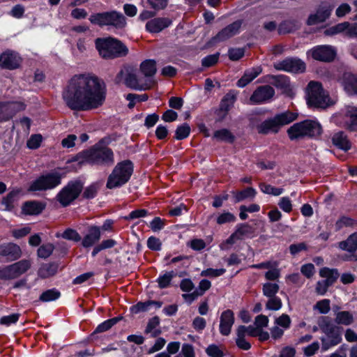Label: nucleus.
<instances>
[{
    "mask_svg": "<svg viewBox=\"0 0 357 357\" xmlns=\"http://www.w3.org/2000/svg\"><path fill=\"white\" fill-rule=\"evenodd\" d=\"M66 106L74 111H89L102 106L106 98L103 83L95 76L74 75L62 92Z\"/></svg>",
    "mask_w": 357,
    "mask_h": 357,
    "instance_id": "1",
    "label": "nucleus"
},
{
    "mask_svg": "<svg viewBox=\"0 0 357 357\" xmlns=\"http://www.w3.org/2000/svg\"><path fill=\"white\" fill-rule=\"evenodd\" d=\"M79 157L82 158L81 162H85L91 165L110 167L114 163L112 150L102 145L101 142L80 153Z\"/></svg>",
    "mask_w": 357,
    "mask_h": 357,
    "instance_id": "2",
    "label": "nucleus"
},
{
    "mask_svg": "<svg viewBox=\"0 0 357 357\" xmlns=\"http://www.w3.org/2000/svg\"><path fill=\"white\" fill-rule=\"evenodd\" d=\"M317 324L321 332L325 335L321 337L323 351H327L341 342L342 328L334 324L329 317H319Z\"/></svg>",
    "mask_w": 357,
    "mask_h": 357,
    "instance_id": "3",
    "label": "nucleus"
},
{
    "mask_svg": "<svg viewBox=\"0 0 357 357\" xmlns=\"http://www.w3.org/2000/svg\"><path fill=\"white\" fill-rule=\"evenodd\" d=\"M95 45L99 54L105 59L123 57L128 54V47L121 41L113 38H98Z\"/></svg>",
    "mask_w": 357,
    "mask_h": 357,
    "instance_id": "4",
    "label": "nucleus"
},
{
    "mask_svg": "<svg viewBox=\"0 0 357 357\" xmlns=\"http://www.w3.org/2000/svg\"><path fill=\"white\" fill-rule=\"evenodd\" d=\"M287 132L291 140L313 138L321 134L322 127L318 121L307 119L294 123L287 129Z\"/></svg>",
    "mask_w": 357,
    "mask_h": 357,
    "instance_id": "5",
    "label": "nucleus"
},
{
    "mask_svg": "<svg viewBox=\"0 0 357 357\" xmlns=\"http://www.w3.org/2000/svg\"><path fill=\"white\" fill-rule=\"evenodd\" d=\"M298 118V114L287 111L269 118L257 126L258 133L267 135L270 132L278 133L280 128L291 123Z\"/></svg>",
    "mask_w": 357,
    "mask_h": 357,
    "instance_id": "6",
    "label": "nucleus"
},
{
    "mask_svg": "<svg viewBox=\"0 0 357 357\" xmlns=\"http://www.w3.org/2000/svg\"><path fill=\"white\" fill-rule=\"evenodd\" d=\"M132 172L133 165L131 161L119 162L109 175L106 187L114 189L122 186L129 181Z\"/></svg>",
    "mask_w": 357,
    "mask_h": 357,
    "instance_id": "7",
    "label": "nucleus"
},
{
    "mask_svg": "<svg viewBox=\"0 0 357 357\" xmlns=\"http://www.w3.org/2000/svg\"><path fill=\"white\" fill-rule=\"evenodd\" d=\"M307 100L310 107L324 109L333 105L328 93L323 89L321 83L311 81L307 87Z\"/></svg>",
    "mask_w": 357,
    "mask_h": 357,
    "instance_id": "8",
    "label": "nucleus"
},
{
    "mask_svg": "<svg viewBox=\"0 0 357 357\" xmlns=\"http://www.w3.org/2000/svg\"><path fill=\"white\" fill-rule=\"evenodd\" d=\"M89 20L92 24L100 26H112L116 29H123L126 25L125 16L115 10L93 14Z\"/></svg>",
    "mask_w": 357,
    "mask_h": 357,
    "instance_id": "9",
    "label": "nucleus"
},
{
    "mask_svg": "<svg viewBox=\"0 0 357 357\" xmlns=\"http://www.w3.org/2000/svg\"><path fill=\"white\" fill-rule=\"evenodd\" d=\"M83 190V183L81 181H70L56 195V200L63 207L70 205L75 200Z\"/></svg>",
    "mask_w": 357,
    "mask_h": 357,
    "instance_id": "10",
    "label": "nucleus"
},
{
    "mask_svg": "<svg viewBox=\"0 0 357 357\" xmlns=\"http://www.w3.org/2000/svg\"><path fill=\"white\" fill-rule=\"evenodd\" d=\"M59 173L51 172L40 176L30 184L28 191H45L56 188L61 183Z\"/></svg>",
    "mask_w": 357,
    "mask_h": 357,
    "instance_id": "11",
    "label": "nucleus"
},
{
    "mask_svg": "<svg viewBox=\"0 0 357 357\" xmlns=\"http://www.w3.org/2000/svg\"><path fill=\"white\" fill-rule=\"evenodd\" d=\"M31 266V261L22 259L16 263L6 266L0 275L1 280H13L26 273Z\"/></svg>",
    "mask_w": 357,
    "mask_h": 357,
    "instance_id": "12",
    "label": "nucleus"
},
{
    "mask_svg": "<svg viewBox=\"0 0 357 357\" xmlns=\"http://www.w3.org/2000/svg\"><path fill=\"white\" fill-rule=\"evenodd\" d=\"M319 274L326 279L317 282L315 290L318 294L324 295L328 288L335 282L339 277V273L337 269L324 268L320 270Z\"/></svg>",
    "mask_w": 357,
    "mask_h": 357,
    "instance_id": "13",
    "label": "nucleus"
},
{
    "mask_svg": "<svg viewBox=\"0 0 357 357\" xmlns=\"http://www.w3.org/2000/svg\"><path fill=\"white\" fill-rule=\"evenodd\" d=\"M333 9V6L328 2H322L317 8L314 13L310 14L307 20L309 26L324 22L328 20Z\"/></svg>",
    "mask_w": 357,
    "mask_h": 357,
    "instance_id": "14",
    "label": "nucleus"
},
{
    "mask_svg": "<svg viewBox=\"0 0 357 357\" xmlns=\"http://www.w3.org/2000/svg\"><path fill=\"white\" fill-rule=\"evenodd\" d=\"M308 54L317 61L331 62L336 56L335 49L331 45H318L311 49Z\"/></svg>",
    "mask_w": 357,
    "mask_h": 357,
    "instance_id": "15",
    "label": "nucleus"
},
{
    "mask_svg": "<svg viewBox=\"0 0 357 357\" xmlns=\"http://www.w3.org/2000/svg\"><path fill=\"white\" fill-rule=\"evenodd\" d=\"M274 68L278 70L299 73L305 71V64L300 59L287 58L283 61L275 63Z\"/></svg>",
    "mask_w": 357,
    "mask_h": 357,
    "instance_id": "16",
    "label": "nucleus"
},
{
    "mask_svg": "<svg viewBox=\"0 0 357 357\" xmlns=\"http://www.w3.org/2000/svg\"><path fill=\"white\" fill-rule=\"evenodd\" d=\"M22 102H0V121H7L17 112L25 109Z\"/></svg>",
    "mask_w": 357,
    "mask_h": 357,
    "instance_id": "17",
    "label": "nucleus"
},
{
    "mask_svg": "<svg viewBox=\"0 0 357 357\" xmlns=\"http://www.w3.org/2000/svg\"><path fill=\"white\" fill-rule=\"evenodd\" d=\"M243 23V20H238L221 29L214 37L212 38L213 43L225 41L237 35Z\"/></svg>",
    "mask_w": 357,
    "mask_h": 357,
    "instance_id": "18",
    "label": "nucleus"
},
{
    "mask_svg": "<svg viewBox=\"0 0 357 357\" xmlns=\"http://www.w3.org/2000/svg\"><path fill=\"white\" fill-rule=\"evenodd\" d=\"M21 63L22 58L14 51H6L0 56V66L3 68L15 70L20 66Z\"/></svg>",
    "mask_w": 357,
    "mask_h": 357,
    "instance_id": "19",
    "label": "nucleus"
},
{
    "mask_svg": "<svg viewBox=\"0 0 357 357\" xmlns=\"http://www.w3.org/2000/svg\"><path fill=\"white\" fill-rule=\"evenodd\" d=\"M237 92L229 91L226 93L220 104L219 110L217 112L218 121H222L227 115L229 109L233 107L236 100Z\"/></svg>",
    "mask_w": 357,
    "mask_h": 357,
    "instance_id": "20",
    "label": "nucleus"
},
{
    "mask_svg": "<svg viewBox=\"0 0 357 357\" xmlns=\"http://www.w3.org/2000/svg\"><path fill=\"white\" fill-rule=\"evenodd\" d=\"M275 95V90L270 85L260 86L253 92L250 96V101L259 104L271 100Z\"/></svg>",
    "mask_w": 357,
    "mask_h": 357,
    "instance_id": "21",
    "label": "nucleus"
},
{
    "mask_svg": "<svg viewBox=\"0 0 357 357\" xmlns=\"http://www.w3.org/2000/svg\"><path fill=\"white\" fill-rule=\"evenodd\" d=\"M124 84L126 86L132 89L148 90L155 84V82L149 79L145 83L141 84L137 75L130 70L129 73H127V76L124 79Z\"/></svg>",
    "mask_w": 357,
    "mask_h": 357,
    "instance_id": "22",
    "label": "nucleus"
},
{
    "mask_svg": "<svg viewBox=\"0 0 357 357\" xmlns=\"http://www.w3.org/2000/svg\"><path fill=\"white\" fill-rule=\"evenodd\" d=\"M0 255L5 257L7 261H13L21 257L22 250L15 243H3L0 245Z\"/></svg>",
    "mask_w": 357,
    "mask_h": 357,
    "instance_id": "23",
    "label": "nucleus"
},
{
    "mask_svg": "<svg viewBox=\"0 0 357 357\" xmlns=\"http://www.w3.org/2000/svg\"><path fill=\"white\" fill-rule=\"evenodd\" d=\"M172 20L168 17H155L146 24V30L150 33H159L172 24Z\"/></svg>",
    "mask_w": 357,
    "mask_h": 357,
    "instance_id": "24",
    "label": "nucleus"
},
{
    "mask_svg": "<svg viewBox=\"0 0 357 357\" xmlns=\"http://www.w3.org/2000/svg\"><path fill=\"white\" fill-rule=\"evenodd\" d=\"M234 323V315L231 310L224 311L220 316V332L222 335H228Z\"/></svg>",
    "mask_w": 357,
    "mask_h": 357,
    "instance_id": "25",
    "label": "nucleus"
},
{
    "mask_svg": "<svg viewBox=\"0 0 357 357\" xmlns=\"http://www.w3.org/2000/svg\"><path fill=\"white\" fill-rule=\"evenodd\" d=\"M101 237L100 228L98 226H90L87 234L82 241V245L84 248H90L99 241Z\"/></svg>",
    "mask_w": 357,
    "mask_h": 357,
    "instance_id": "26",
    "label": "nucleus"
},
{
    "mask_svg": "<svg viewBox=\"0 0 357 357\" xmlns=\"http://www.w3.org/2000/svg\"><path fill=\"white\" fill-rule=\"evenodd\" d=\"M342 84L345 91L351 95H357V74L345 73L342 76Z\"/></svg>",
    "mask_w": 357,
    "mask_h": 357,
    "instance_id": "27",
    "label": "nucleus"
},
{
    "mask_svg": "<svg viewBox=\"0 0 357 357\" xmlns=\"http://www.w3.org/2000/svg\"><path fill=\"white\" fill-rule=\"evenodd\" d=\"M45 208V204L38 201H28L24 203L22 206V212L25 215H38Z\"/></svg>",
    "mask_w": 357,
    "mask_h": 357,
    "instance_id": "28",
    "label": "nucleus"
},
{
    "mask_svg": "<svg viewBox=\"0 0 357 357\" xmlns=\"http://www.w3.org/2000/svg\"><path fill=\"white\" fill-rule=\"evenodd\" d=\"M332 143L338 149L345 151L349 150L351 146L347 135L343 131H339L333 135Z\"/></svg>",
    "mask_w": 357,
    "mask_h": 357,
    "instance_id": "29",
    "label": "nucleus"
},
{
    "mask_svg": "<svg viewBox=\"0 0 357 357\" xmlns=\"http://www.w3.org/2000/svg\"><path fill=\"white\" fill-rule=\"evenodd\" d=\"M338 247L349 253L357 252V233H354L347 240L340 241Z\"/></svg>",
    "mask_w": 357,
    "mask_h": 357,
    "instance_id": "30",
    "label": "nucleus"
},
{
    "mask_svg": "<svg viewBox=\"0 0 357 357\" xmlns=\"http://www.w3.org/2000/svg\"><path fill=\"white\" fill-rule=\"evenodd\" d=\"M261 73V67L253 68L245 71L243 76L237 82L238 87H244Z\"/></svg>",
    "mask_w": 357,
    "mask_h": 357,
    "instance_id": "31",
    "label": "nucleus"
},
{
    "mask_svg": "<svg viewBox=\"0 0 357 357\" xmlns=\"http://www.w3.org/2000/svg\"><path fill=\"white\" fill-rule=\"evenodd\" d=\"M139 69L144 77H151L157 71L156 61L153 59H146L140 64Z\"/></svg>",
    "mask_w": 357,
    "mask_h": 357,
    "instance_id": "32",
    "label": "nucleus"
},
{
    "mask_svg": "<svg viewBox=\"0 0 357 357\" xmlns=\"http://www.w3.org/2000/svg\"><path fill=\"white\" fill-rule=\"evenodd\" d=\"M59 265L52 262L43 264L38 271V275L41 278H47L54 275L58 271Z\"/></svg>",
    "mask_w": 357,
    "mask_h": 357,
    "instance_id": "33",
    "label": "nucleus"
},
{
    "mask_svg": "<svg viewBox=\"0 0 357 357\" xmlns=\"http://www.w3.org/2000/svg\"><path fill=\"white\" fill-rule=\"evenodd\" d=\"M354 322L353 314L349 311L336 312L335 323L337 325L349 326Z\"/></svg>",
    "mask_w": 357,
    "mask_h": 357,
    "instance_id": "34",
    "label": "nucleus"
},
{
    "mask_svg": "<svg viewBox=\"0 0 357 357\" xmlns=\"http://www.w3.org/2000/svg\"><path fill=\"white\" fill-rule=\"evenodd\" d=\"M213 138L215 139L217 141L225 142L229 144L233 143L235 140V136L226 128L215 131Z\"/></svg>",
    "mask_w": 357,
    "mask_h": 357,
    "instance_id": "35",
    "label": "nucleus"
},
{
    "mask_svg": "<svg viewBox=\"0 0 357 357\" xmlns=\"http://www.w3.org/2000/svg\"><path fill=\"white\" fill-rule=\"evenodd\" d=\"M269 82L278 89L287 90L289 88V80L284 75H271Z\"/></svg>",
    "mask_w": 357,
    "mask_h": 357,
    "instance_id": "36",
    "label": "nucleus"
},
{
    "mask_svg": "<svg viewBox=\"0 0 357 357\" xmlns=\"http://www.w3.org/2000/svg\"><path fill=\"white\" fill-rule=\"evenodd\" d=\"M254 232L253 227L247 223H243L237 226L236 230L234 232V236H237V240H239L245 236H250Z\"/></svg>",
    "mask_w": 357,
    "mask_h": 357,
    "instance_id": "37",
    "label": "nucleus"
},
{
    "mask_svg": "<svg viewBox=\"0 0 357 357\" xmlns=\"http://www.w3.org/2000/svg\"><path fill=\"white\" fill-rule=\"evenodd\" d=\"M20 192V191L19 190H12L6 195V197L3 198L1 202V205L3 206V210L11 211L13 208V203Z\"/></svg>",
    "mask_w": 357,
    "mask_h": 357,
    "instance_id": "38",
    "label": "nucleus"
},
{
    "mask_svg": "<svg viewBox=\"0 0 357 357\" xmlns=\"http://www.w3.org/2000/svg\"><path fill=\"white\" fill-rule=\"evenodd\" d=\"M234 198V202H240L247 198H253L256 195V191L253 188H247L243 190L238 192H232Z\"/></svg>",
    "mask_w": 357,
    "mask_h": 357,
    "instance_id": "39",
    "label": "nucleus"
},
{
    "mask_svg": "<svg viewBox=\"0 0 357 357\" xmlns=\"http://www.w3.org/2000/svg\"><path fill=\"white\" fill-rule=\"evenodd\" d=\"M299 27L298 23L295 20H287L282 22L278 27V32L280 34H285L291 33L298 29Z\"/></svg>",
    "mask_w": 357,
    "mask_h": 357,
    "instance_id": "40",
    "label": "nucleus"
},
{
    "mask_svg": "<svg viewBox=\"0 0 357 357\" xmlns=\"http://www.w3.org/2000/svg\"><path fill=\"white\" fill-rule=\"evenodd\" d=\"M61 296L59 291L56 289H48L42 293L39 301L42 302H50L58 299Z\"/></svg>",
    "mask_w": 357,
    "mask_h": 357,
    "instance_id": "41",
    "label": "nucleus"
},
{
    "mask_svg": "<svg viewBox=\"0 0 357 357\" xmlns=\"http://www.w3.org/2000/svg\"><path fill=\"white\" fill-rule=\"evenodd\" d=\"M122 319L121 317H114L107 321H105L102 324H99L96 328L94 333H103L109 330L114 325L119 322Z\"/></svg>",
    "mask_w": 357,
    "mask_h": 357,
    "instance_id": "42",
    "label": "nucleus"
},
{
    "mask_svg": "<svg viewBox=\"0 0 357 357\" xmlns=\"http://www.w3.org/2000/svg\"><path fill=\"white\" fill-rule=\"evenodd\" d=\"M190 126L185 123L179 126L175 130V137L174 138L177 140H182L183 139L187 138L190 133Z\"/></svg>",
    "mask_w": 357,
    "mask_h": 357,
    "instance_id": "43",
    "label": "nucleus"
},
{
    "mask_svg": "<svg viewBox=\"0 0 357 357\" xmlns=\"http://www.w3.org/2000/svg\"><path fill=\"white\" fill-rule=\"evenodd\" d=\"M279 285L276 283L266 282L264 284L262 291L263 294L266 297L276 296V294L279 291Z\"/></svg>",
    "mask_w": 357,
    "mask_h": 357,
    "instance_id": "44",
    "label": "nucleus"
},
{
    "mask_svg": "<svg viewBox=\"0 0 357 357\" xmlns=\"http://www.w3.org/2000/svg\"><path fill=\"white\" fill-rule=\"evenodd\" d=\"M149 98L147 94L144 93L141 95L135 94V93H128L126 96V99L130 101L128 104L129 108L134 107L136 102H144L146 101Z\"/></svg>",
    "mask_w": 357,
    "mask_h": 357,
    "instance_id": "45",
    "label": "nucleus"
},
{
    "mask_svg": "<svg viewBox=\"0 0 357 357\" xmlns=\"http://www.w3.org/2000/svg\"><path fill=\"white\" fill-rule=\"evenodd\" d=\"M261 190L266 194L278 196L283 192V188H275L269 184L261 183L259 185Z\"/></svg>",
    "mask_w": 357,
    "mask_h": 357,
    "instance_id": "46",
    "label": "nucleus"
},
{
    "mask_svg": "<svg viewBox=\"0 0 357 357\" xmlns=\"http://www.w3.org/2000/svg\"><path fill=\"white\" fill-rule=\"evenodd\" d=\"M54 249V246L52 243H47L41 245L37 251V255L38 257L46 259L50 257L53 250Z\"/></svg>",
    "mask_w": 357,
    "mask_h": 357,
    "instance_id": "47",
    "label": "nucleus"
},
{
    "mask_svg": "<svg viewBox=\"0 0 357 357\" xmlns=\"http://www.w3.org/2000/svg\"><path fill=\"white\" fill-rule=\"evenodd\" d=\"M347 24L344 22L339 23L335 26L326 29L324 33L325 36H331L335 34L344 33V28Z\"/></svg>",
    "mask_w": 357,
    "mask_h": 357,
    "instance_id": "48",
    "label": "nucleus"
},
{
    "mask_svg": "<svg viewBox=\"0 0 357 357\" xmlns=\"http://www.w3.org/2000/svg\"><path fill=\"white\" fill-rule=\"evenodd\" d=\"M282 305V301L278 296L268 297V300L266 303V307L269 310H279Z\"/></svg>",
    "mask_w": 357,
    "mask_h": 357,
    "instance_id": "49",
    "label": "nucleus"
},
{
    "mask_svg": "<svg viewBox=\"0 0 357 357\" xmlns=\"http://www.w3.org/2000/svg\"><path fill=\"white\" fill-rule=\"evenodd\" d=\"M176 275L174 271L167 272L158 279L160 288H166L170 283L172 279Z\"/></svg>",
    "mask_w": 357,
    "mask_h": 357,
    "instance_id": "50",
    "label": "nucleus"
},
{
    "mask_svg": "<svg viewBox=\"0 0 357 357\" xmlns=\"http://www.w3.org/2000/svg\"><path fill=\"white\" fill-rule=\"evenodd\" d=\"M98 185L96 183H93L91 185L86 188L83 192L82 197L86 199L94 198L98 190Z\"/></svg>",
    "mask_w": 357,
    "mask_h": 357,
    "instance_id": "51",
    "label": "nucleus"
},
{
    "mask_svg": "<svg viewBox=\"0 0 357 357\" xmlns=\"http://www.w3.org/2000/svg\"><path fill=\"white\" fill-rule=\"evenodd\" d=\"M206 353L210 357H223V351L216 344H210L206 349Z\"/></svg>",
    "mask_w": 357,
    "mask_h": 357,
    "instance_id": "52",
    "label": "nucleus"
},
{
    "mask_svg": "<svg viewBox=\"0 0 357 357\" xmlns=\"http://www.w3.org/2000/svg\"><path fill=\"white\" fill-rule=\"evenodd\" d=\"M236 216L230 212H224L218 215L216 222L218 225H223L225 223L232 222L236 221Z\"/></svg>",
    "mask_w": 357,
    "mask_h": 357,
    "instance_id": "53",
    "label": "nucleus"
},
{
    "mask_svg": "<svg viewBox=\"0 0 357 357\" xmlns=\"http://www.w3.org/2000/svg\"><path fill=\"white\" fill-rule=\"evenodd\" d=\"M350 120L347 122L346 127L350 131H357V108L350 112Z\"/></svg>",
    "mask_w": 357,
    "mask_h": 357,
    "instance_id": "54",
    "label": "nucleus"
},
{
    "mask_svg": "<svg viewBox=\"0 0 357 357\" xmlns=\"http://www.w3.org/2000/svg\"><path fill=\"white\" fill-rule=\"evenodd\" d=\"M43 137L41 135L36 134L32 135L26 142V145L29 149H38L42 142Z\"/></svg>",
    "mask_w": 357,
    "mask_h": 357,
    "instance_id": "55",
    "label": "nucleus"
},
{
    "mask_svg": "<svg viewBox=\"0 0 357 357\" xmlns=\"http://www.w3.org/2000/svg\"><path fill=\"white\" fill-rule=\"evenodd\" d=\"M314 310H317L321 314H327L330 310V301L328 299H323L318 301L314 306Z\"/></svg>",
    "mask_w": 357,
    "mask_h": 357,
    "instance_id": "56",
    "label": "nucleus"
},
{
    "mask_svg": "<svg viewBox=\"0 0 357 357\" xmlns=\"http://www.w3.org/2000/svg\"><path fill=\"white\" fill-rule=\"evenodd\" d=\"M62 237L65 239L73 241L75 242L80 241L82 238L78 232L73 229H67L62 234Z\"/></svg>",
    "mask_w": 357,
    "mask_h": 357,
    "instance_id": "57",
    "label": "nucleus"
},
{
    "mask_svg": "<svg viewBox=\"0 0 357 357\" xmlns=\"http://www.w3.org/2000/svg\"><path fill=\"white\" fill-rule=\"evenodd\" d=\"M347 25L344 28V34L349 38H357V23L344 22Z\"/></svg>",
    "mask_w": 357,
    "mask_h": 357,
    "instance_id": "58",
    "label": "nucleus"
},
{
    "mask_svg": "<svg viewBox=\"0 0 357 357\" xmlns=\"http://www.w3.org/2000/svg\"><path fill=\"white\" fill-rule=\"evenodd\" d=\"M243 48H230L228 50V56L231 61H238L244 56Z\"/></svg>",
    "mask_w": 357,
    "mask_h": 357,
    "instance_id": "59",
    "label": "nucleus"
},
{
    "mask_svg": "<svg viewBox=\"0 0 357 357\" xmlns=\"http://www.w3.org/2000/svg\"><path fill=\"white\" fill-rule=\"evenodd\" d=\"M219 53L208 55L202 60V65L205 68H209L217 63L219 59Z\"/></svg>",
    "mask_w": 357,
    "mask_h": 357,
    "instance_id": "60",
    "label": "nucleus"
},
{
    "mask_svg": "<svg viewBox=\"0 0 357 357\" xmlns=\"http://www.w3.org/2000/svg\"><path fill=\"white\" fill-rule=\"evenodd\" d=\"M354 220L347 217L342 216L335 223V227L337 230L342 229L344 227H351L354 225Z\"/></svg>",
    "mask_w": 357,
    "mask_h": 357,
    "instance_id": "61",
    "label": "nucleus"
},
{
    "mask_svg": "<svg viewBox=\"0 0 357 357\" xmlns=\"http://www.w3.org/2000/svg\"><path fill=\"white\" fill-rule=\"evenodd\" d=\"M149 307H151V303L149 301L146 302H139L131 307V311L134 314H137L141 312L147 311Z\"/></svg>",
    "mask_w": 357,
    "mask_h": 357,
    "instance_id": "62",
    "label": "nucleus"
},
{
    "mask_svg": "<svg viewBox=\"0 0 357 357\" xmlns=\"http://www.w3.org/2000/svg\"><path fill=\"white\" fill-rule=\"evenodd\" d=\"M165 220L159 217H155L151 222L150 227L153 231H158L163 229Z\"/></svg>",
    "mask_w": 357,
    "mask_h": 357,
    "instance_id": "63",
    "label": "nucleus"
},
{
    "mask_svg": "<svg viewBox=\"0 0 357 357\" xmlns=\"http://www.w3.org/2000/svg\"><path fill=\"white\" fill-rule=\"evenodd\" d=\"M351 10V6L346 3L340 5L335 10V15L337 17H343Z\"/></svg>",
    "mask_w": 357,
    "mask_h": 357,
    "instance_id": "64",
    "label": "nucleus"
}]
</instances>
